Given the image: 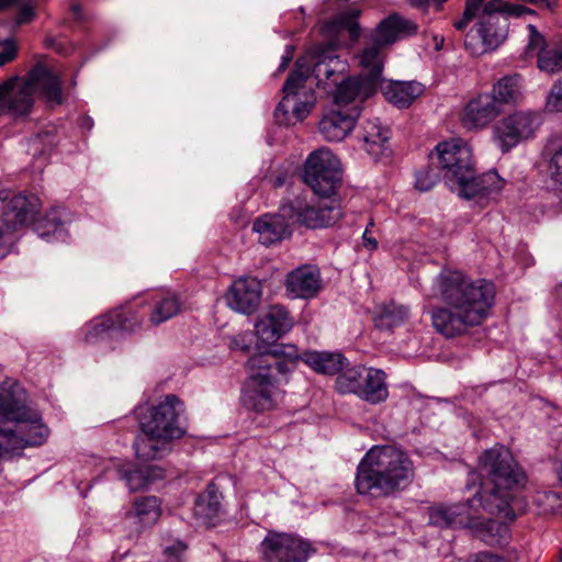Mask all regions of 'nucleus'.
<instances>
[{
  "label": "nucleus",
  "mask_w": 562,
  "mask_h": 562,
  "mask_svg": "<svg viewBox=\"0 0 562 562\" xmlns=\"http://www.w3.org/2000/svg\"><path fill=\"white\" fill-rule=\"evenodd\" d=\"M480 463L484 479L474 497L464 503L429 507V522L440 528H469L484 542L503 546L509 539L508 526L481 519L473 508L477 505L491 515L514 521L520 509L515 492L525 485L526 475L504 447L486 450Z\"/></svg>",
  "instance_id": "f257e3e1"
},
{
  "label": "nucleus",
  "mask_w": 562,
  "mask_h": 562,
  "mask_svg": "<svg viewBox=\"0 0 562 562\" xmlns=\"http://www.w3.org/2000/svg\"><path fill=\"white\" fill-rule=\"evenodd\" d=\"M435 294L441 304L430 310L431 325L446 338L467 335L488 317L495 301V286L485 279H471L460 271L440 273Z\"/></svg>",
  "instance_id": "f03ea898"
},
{
  "label": "nucleus",
  "mask_w": 562,
  "mask_h": 562,
  "mask_svg": "<svg viewBox=\"0 0 562 562\" xmlns=\"http://www.w3.org/2000/svg\"><path fill=\"white\" fill-rule=\"evenodd\" d=\"M417 25L398 14H391L379 23L370 34L364 48L358 55L362 69L360 77H351L337 82L334 101L339 106H346L357 100L371 97L382 82L384 66L383 49L398 40L417 33Z\"/></svg>",
  "instance_id": "7ed1b4c3"
},
{
  "label": "nucleus",
  "mask_w": 562,
  "mask_h": 562,
  "mask_svg": "<svg viewBox=\"0 0 562 562\" xmlns=\"http://www.w3.org/2000/svg\"><path fill=\"white\" fill-rule=\"evenodd\" d=\"M345 70L346 63L331 48L322 49L312 66L305 59H297L283 85L284 95L274 111L277 121L286 125L304 121L316 102L312 79L316 86L327 89L337 85Z\"/></svg>",
  "instance_id": "20e7f679"
},
{
  "label": "nucleus",
  "mask_w": 562,
  "mask_h": 562,
  "mask_svg": "<svg viewBox=\"0 0 562 562\" xmlns=\"http://www.w3.org/2000/svg\"><path fill=\"white\" fill-rule=\"evenodd\" d=\"M415 469L409 456L394 446H374L360 461L356 488L359 494L385 497L406 488Z\"/></svg>",
  "instance_id": "39448f33"
},
{
  "label": "nucleus",
  "mask_w": 562,
  "mask_h": 562,
  "mask_svg": "<svg viewBox=\"0 0 562 562\" xmlns=\"http://www.w3.org/2000/svg\"><path fill=\"white\" fill-rule=\"evenodd\" d=\"M436 159L446 184L464 199H484L503 189L496 171L476 175L471 148L461 139L436 146Z\"/></svg>",
  "instance_id": "423d86ee"
},
{
  "label": "nucleus",
  "mask_w": 562,
  "mask_h": 562,
  "mask_svg": "<svg viewBox=\"0 0 562 562\" xmlns=\"http://www.w3.org/2000/svg\"><path fill=\"white\" fill-rule=\"evenodd\" d=\"M181 406L180 400L170 394L145 411L138 408L140 434L134 441V449L139 460L161 459L172 450L173 441L184 434L178 423Z\"/></svg>",
  "instance_id": "0eeeda50"
},
{
  "label": "nucleus",
  "mask_w": 562,
  "mask_h": 562,
  "mask_svg": "<svg viewBox=\"0 0 562 562\" xmlns=\"http://www.w3.org/2000/svg\"><path fill=\"white\" fill-rule=\"evenodd\" d=\"M35 93L50 105L64 102L60 77L44 63H37L24 79L12 77L0 86V114L27 115Z\"/></svg>",
  "instance_id": "6e6552de"
},
{
  "label": "nucleus",
  "mask_w": 562,
  "mask_h": 562,
  "mask_svg": "<svg viewBox=\"0 0 562 562\" xmlns=\"http://www.w3.org/2000/svg\"><path fill=\"white\" fill-rule=\"evenodd\" d=\"M249 379L246 382L241 402L251 411L265 412L274 407L278 396L274 373H286L284 362H278L270 356H252L248 360Z\"/></svg>",
  "instance_id": "1a4fd4ad"
},
{
  "label": "nucleus",
  "mask_w": 562,
  "mask_h": 562,
  "mask_svg": "<svg viewBox=\"0 0 562 562\" xmlns=\"http://www.w3.org/2000/svg\"><path fill=\"white\" fill-rule=\"evenodd\" d=\"M303 180L317 195H331L341 182L338 158L328 149L313 151L304 165Z\"/></svg>",
  "instance_id": "9d476101"
},
{
  "label": "nucleus",
  "mask_w": 562,
  "mask_h": 562,
  "mask_svg": "<svg viewBox=\"0 0 562 562\" xmlns=\"http://www.w3.org/2000/svg\"><path fill=\"white\" fill-rule=\"evenodd\" d=\"M283 212H289L290 218L308 228H319L336 224L342 216L340 203L337 201L321 202L310 205L297 198L282 204Z\"/></svg>",
  "instance_id": "9b49d317"
},
{
  "label": "nucleus",
  "mask_w": 562,
  "mask_h": 562,
  "mask_svg": "<svg viewBox=\"0 0 562 562\" xmlns=\"http://www.w3.org/2000/svg\"><path fill=\"white\" fill-rule=\"evenodd\" d=\"M312 551L308 542L289 533L269 532L261 542L267 562H305Z\"/></svg>",
  "instance_id": "f8f14e48"
},
{
  "label": "nucleus",
  "mask_w": 562,
  "mask_h": 562,
  "mask_svg": "<svg viewBox=\"0 0 562 562\" xmlns=\"http://www.w3.org/2000/svg\"><path fill=\"white\" fill-rule=\"evenodd\" d=\"M540 124V117L536 113L515 112L497 123L494 135L502 151L506 153L519 142L531 137Z\"/></svg>",
  "instance_id": "ddd939ff"
},
{
  "label": "nucleus",
  "mask_w": 562,
  "mask_h": 562,
  "mask_svg": "<svg viewBox=\"0 0 562 562\" xmlns=\"http://www.w3.org/2000/svg\"><path fill=\"white\" fill-rule=\"evenodd\" d=\"M485 22V19H479L477 23L465 35L464 46L471 55H482L493 50L507 37V20H501L497 23Z\"/></svg>",
  "instance_id": "4468645a"
},
{
  "label": "nucleus",
  "mask_w": 562,
  "mask_h": 562,
  "mask_svg": "<svg viewBox=\"0 0 562 562\" xmlns=\"http://www.w3.org/2000/svg\"><path fill=\"white\" fill-rule=\"evenodd\" d=\"M41 209L40 199L35 195H14L0 217V226L9 229L13 236H18V231L33 223Z\"/></svg>",
  "instance_id": "2eb2a0df"
},
{
  "label": "nucleus",
  "mask_w": 562,
  "mask_h": 562,
  "mask_svg": "<svg viewBox=\"0 0 562 562\" xmlns=\"http://www.w3.org/2000/svg\"><path fill=\"white\" fill-rule=\"evenodd\" d=\"M262 286L256 278H240L236 280L226 294L227 305L241 314L250 315L259 306Z\"/></svg>",
  "instance_id": "dca6fc26"
},
{
  "label": "nucleus",
  "mask_w": 562,
  "mask_h": 562,
  "mask_svg": "<svg viewBox=\"0 0 562 562\" xmlns=\"http://www.w3.org/2000/svg\"><path fill=\"white\" fill-rule=\"evenodd\" d=\"M294 319L282 305H271L266 314L255 324L258 338L265 344H272L291 330Z\"/></svg>",
  "instance_id": "f3484780"
},
{
  "label": "nucleus",
  "mask_w": 562,
  "mask_h": 562,
  "mask_svg": "<svg viewBox=\"0 0 562 562\" xmlns=\"http://www.w3.org/2000/svg\"><path fill=\"white\" fill-rule=\"evenodd\" d=\"M289 212H283L282 205L278 213L262 214L252 223V231L258 240L265 246H271L291 236Z\"/></svg>",
  "instance_id": "a211bd4d"
},
{
  "label": "nucleus",
  "mask_w": 562,
  "mask_h": 562,
  "mask_svg": "<svg viewBox=\"0 0 562 562\" xmlns=\"http://www.w3.org/2000/svg\"><path fill=\"white\" fill-rule=\"evenodd\" d=\"M502 112L497 101L490 93H483L468 102L462 111L461 122L468 130L482 128Z\"/></svg>",
  "instance_id": "6ab92c4d"
},
{
  "label": "nucleus",
  "mask_w": 562,
  "mask_h": 562,
  "mask_svg": "<svg viewBox=\"0 0 562 562\" xmlns=\"http://www.w3.org/2000/svg\"><path fill=\"white\" fill-rule=\"evenodd\" d=\"M358 116V106L349 112L330 110L323 115L318 124L319 132L328 142H340L353 130Z\"/></svg>",
  "instance_id": "aec40b11"
},
{
  "label": "nucleus",
  "mask_w": 562,
  "mask_h": 562,
  "mask_svg": "<svg viewBox=\"0 0 562 562\" xmlns=\"http://www.w3.org/2000/svg\"><path fill=\"white\" fill-rule=\"evenodd\" d=\"M358 137L364 150L374 159L385 155L389 150L390 131L382 126L379 119H368L362 122Z\"/></svg>",
  "instance_id": "412c9836"
},
{
  "label": "nucleus",
  "mask_w": 562,
  "mask_h": 562,
  "mask_svg": "<svg viewBox=\"0 0 562 562\" xmlns=\"http://www.w3.org/2000/svg\"><path fill=\"white\" fill-rule=\"evenodd\" d=\"M160 516L159 501L155 496L137 499L125 515V525L135 532L154 525Z\"/></svg>",
  "instance_id": "4be33fe9"
},
{
  "label": "nucleus",
  "mask_w": 562,
  "mask_h": 562,
  "mask_svg": "<svg viewBox=\"0 0 562 562\" xmlns=\"http://www.w3.org/2000/svg\"><path fill=\"white\" fill-rule=\"evenodd\" d=\"M321 289V277L316 268L303 266L286 277V290L295 297L310 299Z\"/></svg>",
  "instance_id": "5701e85b"
},
{
  "label": "nucleus",
  "mask_w": 562,
  "mask_h": 562,
  "mask_svg": "<svg viewBox=\"0 0 562 562\" xmlns=\"http://www.w3.org/2000/svg\"><path fill=\"white\" fill-rule=\"evenodd\" d=\"M222 495L214 483H210L201 493L194 505V516L202 525L210 527L215 525L221 510Z\"/></svg>",
  "instance_id": "b1692460"
},
{
  "label": "nucleus",
  "mask_w": 562,
  "mask_h": 562,
  "mask_svg": "<svg viewBox=\"0 0 562 562\" xmlns=\"http://www.w3.org/2000/svg\"><path fill=\"white\" fill-rule=\"evenodd\" d=\"M423 91L424 87L416 81H395L383 88L386 100L398 108H408Z\"/></svg>",
  "instance_id": "393cba45"
},
{
  "label": "nucleus",
  "mask_w": 562,
  "mask_h": 562,
  "mask_svg": "<svg viewBox=\"0 0 562 562\" xmlns=\"http://www.w3.org/2000/svg\"><path fill=\"white\" fill-rule=\"evenodd\" d=\"M183 302L175 293H168L151 304L148 311V324L158 326L181 313Z\"/></svg>",
  "instance_id": "a878e982"
},
{
  "label": "nucleus",
  "mask_w": 562,
  "mask_h": 562,
  "mask_svg": "<svg viewBox=\"0 0 562 562\" xmlns=\"http://www.w3.org/2000/svg\"><path fill=\"white\" fill-rule=\"evenodd\" d=\"M346 358L339 352L304 351L303 362L315 372L322 374H336L345 366Z\"/></svg>",
  "instance_id": "bb28decb"
},
{
  "label": "nucleus",
  "mask_w": 562,
  "mask_h": 562,
  "mask_svg": "<svg viewBox=\"0 0 562 562\" xmlns=\"http://www.w3.org/2000/svg\"><path fill=\"white\" fill-rule=\"evenodd\" d=\"M364 376L360 398L372 404L384 402L389 395L384 372L382 370L367 368Z\"/></svg>",
  "instance_id": "cd10ccee"
},
{
  "label": "nucleus",
  "mask_w": 562,
  "mask_h": 562,
  "mask_svg": "<svg viewBox=\"0 0 562 562\" xmlns=\"http://www.w3.org/2000/svg\"><path fill=\"white\" fill-rule=\"evenodd\" d=\"M408 316L409 308L407 306L391 302L375 308L373 321L379 329L392 330L394 327L403 325Z\"/></svg>",
  "instance_id": "c85d7f7f"
},
{
  "label": "nucleus",
  "mask_w": 562,
  "mask_h": 562,
  "mask_svg": "<svg viewBox=\"0 0 562 562\" xmlns=\"http://www.w3.org/2000/svg\"><path fill=\"white\" fill-rule=\"evenodd\" d=\"M114 331L135 333L142 328L144 315L139 308L127 306L111 311L106 314Z\"/></svg>",
  "instance_id": "c756f323"
},
{
  "label": "nucleus",
  "mask_w": 562,
  "mask_h": 562,
  "mask_svg": "<svg viewBox=\"0 0 562 562\" xmlns=\"http://www.w3.org/2000/svg\"><path fill=\"white\" fill-rule=\"evenodd\" d=\"M521 81L519 75L506 76L499 79L490 93L497 101L501 110L505 104L516 103L521 97Z\"/></svg>",
  "instance_id": "7c9ffc66"
},
{
  "label": "nucleus",
  "mask_w": 562,
  "mask_h": 562,
  "mask_svg": "<svg viewBox=\"0 0 562 562\" xmlns=\"http://www.w3.org/2000/svg\"><path fill=\"white\" fill-rule=\"evenodd\" d=\"M367 367H352L342 371L336 379V389L339 393H353L360 397L361 385L364 381Z\"/></svg>",
  "instance_id": "2f4dec72"
},
{
  "label": "nucleus",
  "mask_w": 562,
  "mask_h": 562,
  "mask_svg": "<svg viewBox=\"0 0 562 562\" xmlns=\"http://www.w3.org/2000/svg\"><path fill=\"white\" fill-rule=\"evenodd\" d=\"M543 156L548 159L550 178L562 186V139L551 138L543 149Z\"/></svg>",
  "instance_id": "473e14b6"
},
{
  "label": "nucleus",
  "mask_w": 562,
  "mask_h": 562,
  "mask_svg": "<svg viewBox=\"0 0 562 562\" xmlns=\"http://www.w3.org/2000/svg\"><path fill=\"white\" fill-rule=\"evenodd\" d=\"M540 71L553 75L562 71V42L537 54Z\"/></svg>",
  "instance_id": "72a5a7b5"
},
{
  "label": "nucleus",
  "mask_w": 562,
  "mask_h": 562,
  "mask_svg": "<svg viewBox=\"0 0 562 562\" xmlns=\"http://www.w3.org/2000/svg\"><path fill=\"white\" fill-rule=\"evenodd\" d=\"M108 315H103L89 323L85 328L83 340L87 344L95 345L111 337L114 331L111 327Z\"/></svg>",
  "instance_id": "f704fd0d"
},
{
  "label": "nucleus",
  "mask_w": 562,
  "mask_h": 562,
  "mask_svg": "<svg viewBox=\"0 0 562 562\" xmlns=\"http://www.w3.org/2000/svg\"><path fill=\"white\" fill-rule=\"evenodd\" d=\"M65 211L60 207L52 209L42 220L35 224L36 233L42 236H49L61 231L64 225Z\"/></svg>",
  "instance_id": "c9c22d12"
},
{
  "label": "nucleus",
  "mask_w": 562,
  "mask_h": 562,
  "mask_svg": "<svg viewBox=\"0 0 562 562\" xmlns=\"http://www.w3.org/2000/svg\"><path fill=\"white\" fill-rule=\"evenodd\" d=\"M65 211L60 207L52 209L42 220L35 224L36 233L42 236H49L61 231L64 225Z\"/></svg>",
  "instance_id": "e433bc0d"
},
{
  "label": "nucleus",
  "mask_w": 562,
  "mask_h": 562,
  "mask_svg": "<svg viewBox=\"0 0 562 562\" xmlns=\"http://www.w3.org/2000/svg\"><path fill=\"white\" fill-rule=\"evenodd\" d=\"M259 356L273 357L278 362H284L285 369L290 368L288 372L295 368L296 362L301 359L303 361V352L300 353L295 346H281L273 350L272 353H260Z\"/></svg>",
  "instance_id": "4c0bfd02"
},
{
  "label": "nucleus",
  "mask_w": 562,
  "mask_h": 562,
  "mask_svg": "<svg viewBox=\"0 0 562 562\" xmlns=\"http://www.w3.org/2000/svg\"><path fill=\"white\" fill-rule=\"evenodd\" d=\"M507 2L503 0H491L484 1L483 13L480 14L479 19H485V23H497L501 20H507L504 14Z\"/></svg>",
  "instance_id": "58836bf2"
},
{
  "label": "nucleus",
  "mask_w": 562,
  "mask_h": 562,
  "mask_svg": "<svg viewBox=\"0 0 562 562\" xmlns=\"http://www.w3.org/2000/svg\"><path fill=\"white\" fill-rule=\"evenodd\" d=\"M359 15V10H349L338 16V22L348 30L351 41H357L360 36V25L357 22Z\"/></svg>",
  "instance_id": "ea45409f"
},
{
  "label": "nucleus",
  "mask_w": 562,
  "mask_h": 562,
  "mask_svg": "<svg viewBox=\"0 0 562 562\" xmlns=\"http://www.w3.org/2000/svg\"><path fill=\"white\" fill-rule=\"evenodd\" d=\"M546 109L549 112H562V78L552 85L547 97Z\"/></svg>",
  "instance_id": "a19ab883"
},
{
  "label": "nucleus",
  "mask_w": 562,
  "mask_h": 562,
  "mask_svg": "<svg viewBox=\"0 0 562 562\" xmlns=\"http://www.w3.org/2000/svg\"><path fill=\"white\" fill-rule=\"evenodd\" d=\"M437 181V172L434 170V168L428 167L426 169L419 170L416 173L415 187L423 192L429 191L435 187Z\"/></svg>",
  "instance_id": "79ce46f5"
},
{
  "label": "nucleus",
  "mask_w": 562,
  "mask_h": 562,
  "mask_svg": "<svg viewBox=\"0 0 562 562\" xmlns=\"http://www.w3.org/2000/svg\"><path fill=\"white\" fill-rule=\"evenodd\" d=\"M125 481L131 491H138L147 486L149 477L143 470L136 469L125 474Z\"/></svg>",
  "instance_id": "37998d69"
},
{
  "label": "nucleus",
  "mask_w": 562,
  "mask_h": 562,
  "mask_svg": "<svg viewBox=\"0 0 562 562\" xmlns=\"http://www.w3.org/2000/svg\"><path fill=\"white\" fill-rule=\"evenodd\" d=\"M16 240L18 236H13L9 229H4L3 226H0V260L11 252Z\"/></svg>",
  "instance_id": "c03bdc74"
},
{
  "label": "nucleus",
  "mask_w": 562,
  "mask_h": 562,
  "mask_svg": "<svg viewBox=\"0 0 562 562\" xmlns=\"http://www.w3.org/2000/svg\"><path fill=\"white\" fill-rule=\"evenodd\" d=\"M527 29L529 32L528 49L537 50L538 53L544 52L547 49L544 36L532 24H529Z\"/></svg>",
  "instance_id": "a18cd8bd"
},
{
  "label": "nucleus",
  "mask_w": 562,
  "mask_h": 562,
  "mask_svg": "<svg viewBox=\"0 0 562 562\" xmlns=\"http://www.w3.org/2000/svg\"><path fill=\"white\" fill-rule=\"evenodd\" d=\"M186 550L187 544L182 541H177L173 544L166 547L165 554L170 562H179Z\"/></svg>",
  "instance_id": "49530a36"
},
{
  "label": "nucleus",
  "mask_w": 562,
  "mask_h": 562,
  "mask_svg": "<svg viewBox=\"0 0 562 562\" xmlns=\"http://www.w3.org/2000/svg\"><path fill=\"white\" fill-rule=\"evenodd\" d=\"M3 25L0 24V29ZM0 44H3V49L0 52V67L12 61L16 56V48L13 45L12 42H9L8 40H4L3 42L0 41Z\"/></svg>",
  "instance_id": "de8ad7c7"
},
{
  "label": "nucleus",
  "mask_w": 562,
  "mask_h": 562,
  "mask_svg": "<svg viewBox=\"0 0 562 562\" xmlns=\"http://www.w3.org/2000/svg\"><path fill=\"white\" fill-rule=\"evenodd\" d=\"M533 13H535L533 10H531L527 7H524L520 4H513L509 2H507V5H506L505 12H504V14L509 15V16H515V18L522 16L524 14H533Z\"/></svg>",
  "instance_id": "09e8293b"
},
{
  "label": "nucleus",
  "mask_w": 562,
  "mask_h": 562,
  "mask_svg": "<svg viewBox=\"0 0 562 562\" xmlns=\"http://www.w3.org/2000/svg\"><path fill=\"white\" fill-rule=\"evenodd\" d=\"M485 0H467L464 11L468 12V15L480 18V14L483 13V5Z\"/></svg>",
  "instance_id": "8fccbe9b"
},
{
  "label": "nucleus",
  "mask_w": 562,
  "mask_h": 562,
  "mask_svg": "<svg viewBox=\"0 0 562 562\" xmlns=\"http://www.w3.org/2000/svg\"><path fill=\"white\" fill-rule=\"evenodd\" d=\"M33 16H34L33 7L29 3L22 4L21 8L19 9V13H18V23L19 24L29 23L33 19Z\"/></svg>",
  "instance_id": "3c124183"
},
{
  "label": "nucleus",
  "mask_w": 562,
  "mask_h": 562,
  "mask_svg": "<svg viewBox=\"0 0 562 562\" xmlns=\"http://www.w3.org/2000/svg\"><path fill=\"white\" fill-rule=\"evenodd\" d=\"M446 0H408L409 4L417 8L424 7H434L435 9H440L441 4Z\"/></svg>",
  "instance_id": "603ef678"
},
{
  "label": "nucleus",
  "mask_w": 562,
  "mask_h": 562,
  "mask_svg": "<svg viewBox=\"0 0 562 562\" xmlns=\"http://www.w3.org/2000/svg\"><path fill=\"white\" fill-rule=\"evenodd\" d=\"M474 19V16H472L471 14L468 15V12H463V16L462 19L456 21L453 23V26L458 30V31H463L468 25L469 23Z\"/></svg>",
  "instance_id": "864d4df0"
},
{
  "label": "nucleus",
  "mask_w": 562,
  "mask_h": 562,
  "mask_svg": "<svg viewBox=\"0 0 562 562\" xmlns=\"http://www.w3.org/2000/svg\"><path fill=\"white\" fill-rule=\"evenodd\" d=\"M474 562H507L505 559L490 553H481Z\"/></svg>",
  "instance_id": "5fc2aeb1"
},
{
  "label": "nucleus",
  "mask_w": 562,
  "mask_h": 562,
  "mask_svg": "<svg viewBox=\"0 0 562 562\" xmlns=\"http://www.w3.org/2000/svg\"><path fill=\"white\" fill-rule=\"evenodd\" d=\"M526 2L536 5H543L548 9H553L558 4V0H526Z\"/></svg>",
  "instance_id": "6e6d98bb"
},
{
  "label": "nucleus",
  "mask_w": 562,
  "mask_h": 562,
  "mask_svg": "<svg viewBox=\"0 0 562 562\" xmlns=\"http://www.w3.org/2000/svg\"><path fill=\"white\" fill-rule=\"evenodd\" d=\"M364 245L369 246L371 249H375L378 247V241L375 238L369 236L368 229L363 233Z\"/></svg>",
  "instance_id": "4d7b16f0"
},
{
  "label": "nucleus",
  "mask_w": 562,
  "mask_h": 562,
  "mask_svg": "<svg viewBox=\"0 0 562 562\" xmlns=\"http://www.w3.org/2000/svg\"><path fill=\"white\" fill-rule=\"evenodd\" d=\"M291 59H292V54H291V53H289L286 56H284V57L282 58V63H281V65H280V67H279V70H280V71L284 70V69L288 67V65H289V63L291 61Z\"/></svg>",
  "instance_id": "13d9d810"
},
{
  "label": "nucleus",
  "mask_w": 562,
  "mask_h": 562,
  "mask_svg": "<svg viewBox=\"0 0 562 562\" xmlns=\"http://www.w3.org/2000/svg\"><path fill=\"white\" fill-rule=\"evenodd\" d=\"M18 2H19V0H0V10L12 7Z\"/></svg>",
  "instance_id": "bf43d9fd"
},
{
  "label": "nucleus",
  "mask_w": 562,
  "mask_h": 562,
  "mask_svg": "<svg viewBox=\"0 0 562 562\" xmlns=\"http://www.w3.org/2000/svg\"><path fill=\"white\" fill-rule=\"evenodd\" d=\"M9 191L5 189H0V201H5L9 198Z\"/></svg>",
  "instance_id": "052dcab7"
},
{
  "label": "nucleus",
  "mask_w": 562,
  "mask_h": 562,
  "mask_svg": "<svg viewBox=\"0 0 562 562\" xmlns=\"http://www.w3.org/2000/svg\"><path fill=\"white\" fill-rule=\"evenodd\" d=\"M72 10H74L76 13H79V11H80V9H79V7H78V5H74V7H72Z\"/></svg>",
  "instance_id": "680f3d73"
},
{
  "label": "nucleus",
  "mask_w": 562,
  "mask_h": 562,
  "mask_svg": "<svg viewBox=\"0 0 562 562\" xmlns=\"http://www.w3.org/2000/svg\"><path fill=\"white\" fill-rule=\"evenodd\" d=\"M560 560H561V562H562V553H561Z\"/></svg>",
  "instance_id": "e2e57ef3"
}]
</instances>
